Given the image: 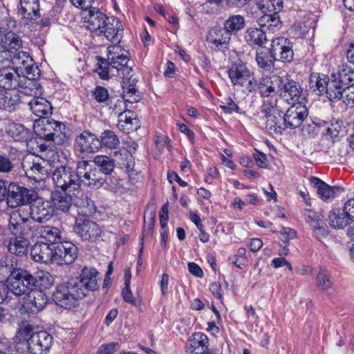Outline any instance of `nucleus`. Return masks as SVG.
I'll use <instances>...</instances> for the list:
<instances>
[{"mask_svg": "<svg viewBox=\"0 0 354 354\" xmlns=\"http://www.w3.org/2000/svg\"><path fill=\"white\" fill-rule=\"evenodd\" d=\"M10 57V64H12V67L19 71L21 75L27 71L37 73L38 66L35 64L33 59L26 52L19 50Z\"/></svg>", "mask_w": 354, "mask_h": 354, "instance_id": "dca6fc26", "label": "nucleus"}, {"mask_svg": "<svg viewBox=\"0 0 354 354\" xmlns=\"http://www.w3.org/2000/svg\"><path fill=\"white\" fill-rule=\"evenodd\" d=\"M280 95L285 98L288 103L290 100L292 102H297L299 100L303 88L299 82L292 80H283V83L279 84Z\"/></svg>", "mask_w": 354, "mask_h": 354, "instance_id": "b1692460", "label": "nucleus"}, {"mask_svg": "<svg viewBox=\"0 0 354 354\" xmlns=\"http://www.w3.org/2000/svg\"><path fill=\"white\" fill-rule=\"evenodd\" d=\"M336 79L343 86H354V69L347 64H342L339 66Z\"/></svg>", "mask_w": 354, "mask_h": 354, "instance_id": "a18cd8bd", "label": "nucleus"}, {"mask_svg": "<svg viewBox=\"0 0 354 354\" xmlns=\"http://www.w3.org/2000/svg\"><path fill=\"white\" fill-rule=\"evenodd\" d=\"M222 104L220 107L226 113L239 111V106L231 98L225 99V102H223Z\"/></svg>", "mask_w": 354, "mask_h": 354, "instance_id": "69168bd1", "label": "nucleus"}, {"mask_svg": "<svg viewBox=\"0 0 354 354\" xmlns=\"http://www.w3.org/2000/svg\"><path fill=\"white\" fill-rule=\"evenodd\" d=\"M91 173L88 177L84 180L83 185L91 188H100L104 183L105 178L101 175V172L93 164L92 169L89 170Z\"/></svg>", "mask_w": 354, "mask_h": 354, "instance_id": "864d4df0", "label": "nucleus"}, {"mask_svg": "<svg viewBox=\"0 0 354 354\" xmlns=\"http://www.w3.org/2000/svg\"><path fill=\"white\" fill-rule=\"evenodd\" d=\"M329 79L324 75L311 74L309 78L310 88L313 92H318L319 95L325 94Z\"/></svg>", "mask_w": 354, "mask_h": 354, "instance_id": "a19ab883", "label": "nucleus"}, {"mask_svg": "<svg viewBox=\"0 0 354 354\" xmlns=\"http://www.w3.org/2000/svg\"><path fill=\"white\" fill-rule=\"evenodd\" d=\"M326 132L333 138H336L339 136H343L345 132L344 128L341 127L338 122L331 123L326 129Z\"/></svg>", "mask_w": 354, "mask_h": 354, "instance_id": "0e129e2a", "label": "nucleus"}, {"mask_svg": "<svg viewBox=\"0 0 354 354\" xmlns=\"http://www.w3.org/2000/svg\"><path fill=\"white\" fill-rule=\"evenodd\" d=\"M108 50V62L112 68L117 69L130 62L129 53L118 46H110Z\"/></svg>", "mask_w": 354, "mask_h": 354, "instance_id": "a878e982", "label": "nucleus"}, {"mask_svg": "<svg viewBox=\"0 0 354 354\" xmlns=\"http://www.w3.org/2000/svg\"><path fill=\"white\" fill-rule=\"evenodd\" d=\"M98 59V70L99 75L103 80H107L109 78V70L111 67L109 62L107 63L105 59L97 57Z\"/></svg>", "mask_w": 354, "mask_h": 354, "instance_id": "e2e57ef3", "label": "nucleus"}, {"mask_svg": "<svg viewBox=\"0 0 354 354\" xmlns=\"http://www.w3.org/2000/svg\"><path fill=\"white\" fill-rule=\"evenodd\" d=\"M19 12L28 20H34L40 17L38 0H20Z\"/></svg>", "mask_w": 354, "mask_h": 354, "instance_id": "473e14b6", "label": "nucleus"}, {"mask_svg": "<svg viewBox=\"0 0 354 354\" xmlns=\"http://www.w3.org/2000/svg\"><path fill=\"white\" fill-rule=\"evenodd\" d=\"M244 37L250 45H257L261 47L267 42L265 31L257 28H248Z\"/></svg>", "mask_w": 354, "mask_h": 354, "instance_id": "58836bf2", "label": "nucleus"}, {"mask_svg": "<svg viewBox=\"0 0 354 354\" xmlns=\"http://www.w3.org/2000/svg\"><path fill=\"white\" fill-rule=\"evenodd\" d=\"M208 338L201 333H195L189 339L185 346L186 352L194 354L203 353L207 348Z\"/></svg>", "mask_w": 354, "mask_h": 354, "instance_id": "cd10ccee", "label": "nucleus"}, {"mask_svg": "<svg viewBox=\"0 0 354 354\" xmlns=\"http://www.w3.org/2000/svg\"><path fill=\"white\" fill-rule=\"evenodd\" d=\"M271 52L273 59L283 62H290L293 59L292 43L285 37H277L272 41Z\"/></svg>", "mask_w": 354, "mask_h": 354, "instance_id": "f8f14e48", "label": "nucleus"}, {"mask_svg": "<svg viewBox=\"0 0 354 354\" xmlns=\"http://www.w3.org/2000/svg\"><path fill=\"white\" fill-rule=\"evenodd\" d=\"M53 343V336L46 330H39L33 335L28 344V350L32 354H46Z\"/></svg>", "mask_w": 354, "mask_h": 354, "instance_id": "ddd939ff", "label": "nucleus"}, {"mask_svg": "<svg viewBox=\"0 0 354 354\" xmlns=\"http://www.w3.org/2000/svg\"><path fill=\"white\" fill-rule=\"evenodd\" d=\"M21 73L13 67L0 69V86L3 89L14 90L20 85Z\"/></svg>", "mask_w": 354, "mask_h": 354, "instance_id": "6ab92c4d", "label": "nucleus"}, {"mask_svg": "<svg viewBox=\"0 0 354 354\" xmlns=\"http://www.w3.org/2000/svg\"><path fill=\"white\" fill-rule=\"evenodd\" d=\"M263 2L258 4V8L261 12H273L278 14L283 8L282 0H263Z\"/></svg>", "mask_w": 354, "mask_h": 354, "instance_id": "6e6d98bb", "label": "nucleus"}, {"mask_svg": "<svg viewBox=\"0 0 354 354\" xmlns=\"http://www.w3.org/2000/svg\"><path fill=\"white\" fill-rule=\"evenodd\" d=\"M8 133L17 141L26 140L28 136V130L23 125L19 124H10Z\"/></svg>", "mask_w": 354, "mask_h": 354, "instance_id": "4d7b16f0", "label": "nucleus"}, {"mask_svg": "<svg viewBox=\"0 0 354 354\" xmlns=\"http://www.w3.org/2000/svg\"><path fill=\"white\" fill-rule=\"evenodd\" d=\"M245 27V19L242 15L230 16L223 24V28L231 35H235Z\"/></svg>", "mask_w": 354, "mask_h": 354, "instance_id": "de8ad7c7", "label": "nucleus"}, {"mask_svg": "<svg viewBox=\"0 0 354 354\" xmlns=\"http://www.w3.org/2000/svg\"><path fill=\"white\" fill-rule=\"evenodd\" d=\"M214 32L216 37L215 38H210L209 42L213 44L218 50L222 51L228 50L232 35L224 28L215 29Z\"/></svg>", "mask_w": 354, "mask_h": 354, "instance_id": "4c0bfd02", "label": "nucleus"}, {"mask_svg": "<svg viewBox=\"0 0 354 354\" xmlns=\"http://www.w3.org/2000/svg\"><path fill=\"white\" fill-rule=\"evenodd\" d=\"M306 221L309 224L310 227L318 225L323 221V216L318 212L312 209H305L303 212Z\"/></svg>", "mask_w": 354, "mask_h": 354, "instance_id": "bf43d9fd", "label": "nucleus"}, {"mask_svg": "<svg viewBox=\"0 0 354 354\" xmlns=\"http://www.w3.org/2000/svg\"><path fill=\"white\" fill-rule=\"evenodd\" d=\"M310 228L313 232V236L318 240H322L328 234V231L325 226L324 221H322V223H319L318 225H313Z\"/></svg>", "mask_w": 354, "mask_h": 354, "instance_id": "680f3d73", "label": "nucleus"}, {"mask_svg": "<svg viewBox=\"0 0 354 354\" xmlns=\"http://www.w3.org/2000/svg\"><path fill=\"white\" fill-rule=\"evenodd\" d=\"M316 283L317 286L324 291L328 290L333 285L331 276L328 271L323 269L319 270L317 277Z\"/></svg>", "mask_w": 354, "mask_h": 354, "instance_id": "13d9d810", "label": "nucleus"}, {"mask_svg": "<svg viewBox=\"0 0 354 354\" xmlns=\"http://www.w3.org/2000/svg\"><path fill=\"white\" fill-rule=\"evenodd\" d=\"M342 99L346 105L354 104V85L345 87Z\"/></svg>", "mask_w": 354, "mask_h": 354, "instance_id": "338daca9", "label": "nucleus"}, {"mask_svg": "<svg viewBox=\"0 0 354 354\" xmlns=\"http://www.w3.org/2000/svg\"><path fill=\"white\" fill-rule=\"evenodd\" d=\"M88 294L81 280L75 277L59 285L53 295V299L61 307L71 308L77 301L83 299Z\"/></svg>", "mask_w": 354, "mask_h": 354, "instance_id": "f03ea898", "label": "nucleus"}, {"mask_svg": "<svg viewBox=\"0 0 354 354\" xmlns=\"http://www.w3.org/2000/svg\"><path fill=\"white\" fill-rule=\"evenodd\" d=\"M77 247L69 241L53 245V262L60 265L71 264L77 259Z\"/></svg>", "mask_w": 354, "mask_h": 354, "instance_id": "9b49d317", "label": "nucleus"}, {"mask_svg": "<svg viewBox=\"0 0 354 354\" xmlns=\"http://www.w3.org/2000/svg\"><path fill=\"white\" fill-rule=\"evenodd\" d=\"M75 143L81 152L93 153L100 147V139L95 134L86 131L76 138Z\"/></svg>", "mask_w": 354, "mask_h": 354, "instance_id": "412c9836", "label": "nucleus"}, {"mask_svg": "<svg viewBox=\"0 0 354 354\" xmlns=\"http://www.w3.org/2000/svg\"><path fill=\"white\" fill-rule=\"evenodd\" d=\"M28 241L21 236L10 239L8 243V250L17 256H22L27 252Z\"/></svg>", "mask_w": 354, "mask_h": 354, "instance_id": "c03bdc74", "label": "nucleus"}, {"mask_svg": "<svg viewBox=\"0 0 354 354\" xmlns=\"http://www.w3.org/2000/svg\"><path fill=\"white\" fill-rule=\"evenodd\" d=\"M22 41L16 33L8 31L0 41V47L5 50L10 57L13 53L22 48Z\"/></svg>", "mask_w": 354, "mask_h": 354, "instance_id": "7c9ffc66", "label": "nucleus"}, {"mask_svg": "<svg viewBox=\"0 0 354 354\" xmlns=\"http://www.w3.org/2000/svg\"><path fill=\"white\" fill-rule=\"evenodd\" d=\"M282 83L283 79L279 76H274L273 79L263 78L258 82L257 88L261 97H267V100H273V97L279 91V84Z\"/></svg>", "mask_w": 354, "mask_h": 354, "instance_id": "aec40b11", "label": "nucleus"}, {"mask_svg": "<svg viewBox=\"0 0 354 354\" xmlns=\"http://www.w3.org/2000/svg\"><path fill=\"white\" fill-rule=\"evenodd\" d=\"M261 111L266 119V128L270 132L281 133L285 127L282 111L277 106V100H264Z\"/></svg>", "mask_w": 354, "mask_h": 354, "instance_id": "39448f33", "label": "nucleus"}, {"mask_svg": "<svg viewBox=\"0 0 354 354\" xmlns=\"http://www.w3.org/2000/svg\"><path fill=\"white\" fill-rule=\"evenodd\" d=\"M93 163L88 160H82L78 162L75 170V180L81 188V184H83L89 174V170L92 169Z\"/></svg>", "mask_w": 354, "mask_h": 354, "instance_id": "603ef678", "label": "nucleus"}, {"mask_svg": "<svg viewBox=\"0 0 354 354\" xmlns=\"http://www.w3.org/2000/svg\"><path fill=\"white\" fill-rule=\"evenodd\" d=\"M22 167L27 177L35 180H38L36 175L43 170V167L39 163L29 161L22 162Z\"/></svg>", "mask_w": 354, "mask_h": 354, "instance_id": "5fc2aeb1", "label": "nucleus"}, {"mask_svg": "<svg viewBox=\"0 0 354 354\" xmlns=\"http://www.w3.org/2000/svg\"><path fill=\"white\" fill-rule=\"evenodd\" d=\"M84 25L87 30L97 36L103 35L112 43L120 42L123 26L115 17H109L97 8H92L84 17Z\"/></svg>", "mask_w": 354, "mask_h": 354, "instance_id": "f257e3e1", "label": "nucleus"}, {"mask_svg": "<svg viewBox=\"0 0 354 354\" xmlns=\"http://www.w3.org/2000/svg\"><path fill=\"white\" fill-rule=\"evenodd\" d=\"M75 230L82 240L88 241L95 240L101 233L100 226L95 222L90 220L77 223Z\"/></svg>", "mask_w": 354, "mask_h": 354, "instance_id": "5701e85b", "label": "nucleus"}, {"mask_svg": "<svg viewBox=\"0 0 354 354\" xmlns=\"http://www.w3.org/2000/svg\"><path fill=\"white\" fill-rule=\"evenodd\" d=\"M24 207L34 222L45 223L49 221L53 216L54 207L52 202L49 201L35 198L32 205Z\"/></svg>", "mask_w": 354, "mask_h": 354, "instance_id": "9d476101", "label": "nucleus"}, {"mask_svg": "<svg viewBox=\"0 0 354 354\" xmlns=\"http://www.w3.org/2000/svg\"><path fill=\"white\" fill-rule=\"evenodd\" d=\"M78 279L81 280L84 288L88 293L91 291H95L99 288L98 281L100 279L99 273L95 268H84Z\"/></svg>", "mask_w": 354, "mask_h": 354, "instance_id": "c85d7f7f", "label": "nucleus"}, {"mask_svg": "<svg viewBox=\"0 0 354 354\" xmlns=\"http://www.w3.org/2000/svg\"><path fill=\"white\" fill-rule=\"evenodd\" d=\"M75 171L70 167L61 166L56 168L52 174V179L55 185L64 191L78 190L79 184L75 180Z\"/></svg>", "mask_w": 354, "mask_h": 354, "instance_id": "1a4fd4ad", "label": "nucleus"}, {"mask_svg": "<svg viewBox=\"0 0 354 354\" xmlns=\"http://www.w3.org/2000/svg\"><path fill=\"white\" fill-rule=\"evenodd\" d=\"M91 162L98 167L97 170L102 176L111 174L115 167L114 160L106 156H97Z\"/></svg>", "mask_w": 354, "mask_h": 354, "instance_id": "37998d69", "label": "nucleus"}, {"mask_svg": "<svg viewBox=\"0 0 354 354\" xmlns=\"http://www.w3.org/2000/svg\"><path fill=\"white\" fill-rule=\"evenodd\" d=\"M310 181L316 188L319 197L326 202L331 201L341 191L339 187L330 186L317 177H311Z\"/></svg>", "mask_w": 354, "mask_h": 354, "instance_id": "393cba45", "label": "nucleus"}, {"mask_svg": "<svg viewBox=\"0 0 354 354\" xmlns=\"http://www.w3.org/2000/svg\"><path fill=\"white\" fill-rule=\"evenodd\" d=\"M30 111L40 119L47 118L53 113L51 104L45 98L41 97H34L28 102Z\"/></svg>", "mask_w": 354, "mask_h": 354, "instance_id": "bb28decb", "label": "nucleus"}, {"mask_svg": "<svg viewBox=\"0 0 354 354\" xmlns=\"http://www.w3.org/2000/svg\"><path fill=\"white\" fill-rule=\"evenodd\" d=\"M113 160L117 162L121 167H124L128 172L134 170L135 161L133 156L125 148H120L113 153Z\"/></svg>", "mask_w": 354, "mask_h": 354, "instance_id": "f704fd0d", "label": "nucleus"}, {"mask_svg": "<svg viewBox=\"0 0 354 354\" xmlns=\"http://www.w3.org/2000/svg\"><path fill=\"white\" fill-rule=\"evenodd\" d=\"M348 220L345 214L341 213L339 209H332L328 213L329 225L334 229H343L348 225Z\"/></svg>", "mask_w": 354, "mask_h": 354, "instance_id": "09e8293b", "label": "nucleus"}, {"mask_svg": "<svg viewBox=\"0 0 354 354\" xmlns=\"http://www.w3.org/2000/svg\"><path fill=\"white\" fill-rule=\"evenodd\" d=\"M73 207L79 208L80 214L84 215L92 213L93 210V202L87 196L84 194L81 188L73 192Z\"/></svg>", "mask_w": 354, "mask_h": 354, "instance_id": "2f4dec72", "label": "nucleus"}, {"mask_svg": "<svg viewBox=\"0 0 354 354\" xmlns=\"http://www.w3.org/2000/svg\"><path fill=\"white\" fill-rule=\"evenodd\" d=\"M344 213L348 219L354 221V198L348 199L345 203Z\"/></svg>", "mask_w": 354, "mask_h": 354, "instance_id": "774afa93", "label": "nucleus"}, {"mask_svg": "<svg viewBox=\"0 0 354 354\" xmlns=\"http://www.w3.org/2000/svg\"><path fill=\"white\" fill-rule=\"evenodd\" d=\"M262 15L257 19V24L261 28H267L272 32L278 30L281 26V22L278 14L268 12H262Z\"/></svg>", "mask_w": 354, "mask_h": 354, "instance_id": "e433bc0d", "label": "nucleus"}, {"mask_svg": "<svg viewBox=\"0 0 354 354\" xmlns=\"http://www.w3.org/2000/svg\"><path fill=\"white\" fill-rule=\"evenodd\" d=\"M333 80H329L325 94L330 102H337L342 99L345 86L336 79V75H332Z\"/></svg>", "mask_w": 354, "mask_h": 354, "instance_id": "c9c22d12", "label": "nucleus"}, {"mask_svg": "<svg viewBox=\"0 0 354 354\" xmlns=\"http://www.w3.org/2000/svg\"><path fill=\"white\" fill-rule=\"evenodd\" d=\"M100 147L116 149L120 145V140L117 135L111 130L104 131L100 136Z\"/></svg>", "mask_w": 354, "mask_h": 354, "instance_id": "3c124183", "label": "nucleus"}, {"mask_svg": "<svg viewBox=\"0 0 354 354\" xmlns=\"http://www.w3.org/2000/svg\"><path fill=\"white\" fill-rule=\"evenodd\" d=\"M51 277L48 273L41 272L37 278L34 277L26 270H17L12 272L6 280V288L8 291L16 296H27L32 290L38 285V279L41 281Z\"/></svg>", "mask_w": 354, "mask_h": 354, "instance_id": "7ed1b4c3", "label": "nucleus"}, {"mask_svg": "<svg viewBox=\"0 0 354 354\" xmlns=\"http://www.w3.org/2000/svg\"><path fill=\"white\" fill-rule=\"evenodd\" d=\"M53 245L37 242L30 249L31 259L35 262L48 264L53 262Z\"/></svg>", "mask_w": 354, "mask_h": 354, "instance_id": "f3484780", "label": "nucleus"}, {"mask_svg": "<svg viewBox=\"0 0 354 354\" xmlns=\"http://www.w3.org/2000/svg\"><path fill=\"white\" fill-rule=\"evenodd\" d=\"M34 221L24 207L11 212L10 215L8 227L15 235H27L33 227Z\"/></svg>", "mask_w": 354, "mask_h": 354, "instance_id": "0eeeda50", "label": "nucleus"}, {"mask_svg": "<svg viewBox=\"0 0 354 354\" xmlns=\"http://www.w3.org/2000/svg\"><path fill=\"white\" fill-rule=\"evenodd\" d=\"M35 133L47 142H53L60 145L64 143L66 136L65 125L53 119L42 118L34 124Z\"/></svg>", "mask_w": 354, "mask_h": 354, "instance_id": "20e7f679", "label": "nucleus"}, {"mask_svg": "<svg viewBox=\"0 0 354 354\" xmlns=\"http://www.w3.org/2000/svg\"><path fill=\"white\" fill-rule=\"evenodd\" d=\"M308 111L305 105L301 102L294 103L283 115L285 127L295 129L299 127L307 118Z\"/></svg>", "mask_w": 354, "mask_h": 354, "instance_id": "4468645a", "label": "nucleus"}, {"mask_svg": "<svg viewBox=\"0 0 354 354\" xmlns=\"http://www.w3.org/2000/svg\"><path fill=\"white\" fill-rule=\"evenodd\" d=\"M92 97L100 103H104L109 99V94L105 88L97 86L92 92Z\"/></svg>", "mask_w": 354, "mask_h": 354, "instance_id": "052dcab7", "label": "nucleus"}, {"mask_svg": "<svg viewBox=\"0 0 354 354\" xmlns=\"http://www.w3.org/2000/svg\"><path fill=\"white\" fill-rule=\"evenodd\" d=\"M37 198V193L33 189L20 186L16 183H10L8 187L6 201L10 207L31 203Z\"/></svg>", "mask_w": 354, "mask_h": 354, "instance_id": "6e6552de", "label": "nucleus"}, {"mask_svg": "<svg viewBox=\"0 0 354 354\" xmlns=\"http://www.w3.org/2000/svg\"><path fill=\"white\" fill-rule=\"evenodd\" d=\"M137 80L133 78L132 81L122 82L123 96L126 101L130 103L137 102L140 100V95L135 87Z\"/></svg>", "mask_w": 354, "mask_h": 354, "instance_id": "79ce46f5", "label": "nucleus"}, {"mask_svg": "<svg viewBox=\"0 0 354 354\" xmlns=\"http://www.w3.org/2000/svg\"><path fill=\"white\" fill-rule=\"evenodd\" d=\"M228 75L231 82L234 85L243 88L244 91L252 92L254 90L256 83L250 70L241 61L232 64L229 70Z\"/></svg>", "mask_w": 354, "mask_h": 354, "instance_id": "423d86ee", "label": "nucleus"}, {"mask_svg": "<svg viewBox=\"0 0 354 354\" xmlns=\"http://www.w3.org/2000/svg\"><path fill=\"white\" fill-rule=\"evenodd\" d=\"M115 114H118L116 109H113ZM118 128L124 132L129 133L137 130L140 127L139 120L137 115L129 110L118 113Z\"/></svg>", "mask_w": 354, "mask_h": 354, "instance_id": "4be33fe9", "label": "nucleus"}, {"mask_svg": "<svg viewBox=\"0 0 354 354\" xmlns=\"http://www.w3.org/2000/svg\"><path fill=\"white\" fill-rule=\"evenodd\" d=\"M24 306L26 310L32 313L40 312L46 306L48 298L45 293L36 287L26 296Z\"/></svg>", "mask_w": 354, "mask_h": 354, "instance_id": "a211bd4d", "label": "nucleus"}, {"mask_svg": "<svg viewBox=\"0 0 354 354\" xmlns=\"http://www.w3.org/2000/svg\"><path fill=\"white\" fill-rule=\"evenodd\" d=\"M37 332L38 331L36 330L35 327L32 324L23 322L19 326L16 338L19 341H26L28 344L32 336L37 333Z\"/></svg>", "mask_w": 354, "mask_h": 354, "instance_id": "8fccbe9b", "label": "nucleus"}, {"mask_svg": "<svg viewBox=\"0 0 354 354\" xmlns=\"http://www.w3.org/2000/svg\"><path fill=\"white\" fill-rule=\"evenodd\" d=\"M41 238L50 242V245H57V241L62 239L61 230L56 227L51 225L42 226L40 229Z\"/></svg>", "mask_w": 354, "mask_h": 354, "instance_id": "49530a36", "label": "nucleus"}, {"mask_svg": "<svg viewBox=\"0 0 354 354\" xmlns=\"http://www.w3.org/2000/svg\"><path fill=\"white\" fill-rule=\"evenodd\" d=\"M51 202L54 209H56L64 213L69 212L73 208V192L55 193L52 197Z\"/></svg>", "mask_w": 354, "mask_h": 354, "instance_id": "72a5a7b5", "label": "nucleus"}, {"mask_svg": "<svg viewBox=\"0 0 354 354\" xmlns=\"http://www.w3.org/2000/svg\"><path fill=\"white\" fill-rule=\"evenodd\" d=\"M256 61L259 68L265 71H270L274 67V62L271 50L259 48L257 50Z\"/></svg>", "mask_w": 354, "mask_h": 354, "instance_id": "ea45409f", "label": "nucleus"}, {"mask_svg": "<svg viewBox=\"0 0 354 354\" xmlns=\"http://www.w3.org/2000/svg\"><path fill=\"white\" fill-rule=\"evenodd\" d=\"M40 71L37 67V73L27 71L21 75L20 85L18 88H21V92L27 95L38 97L41 94V87L37 78L40 75Z\"/></svg>", "mask_w": 354, "mask_h": 354, "instance_id": "2eb2a0df", "label": "nucleus"}, {"mask_svg": "<svg viewBox=\"0 0 354 354\" xmlns=\"http://www.w3.org/2000/svg\"><path fill=\"white\" fill-rule=\"evenodd\" d=\"M19 96L17 91L0 86V109L12 112L18 106Z\"/></svg>", "mask_w": 354, "mask_h": 354, "instance_id": "c756f323", "label": "nucleus"}]
</instances>
